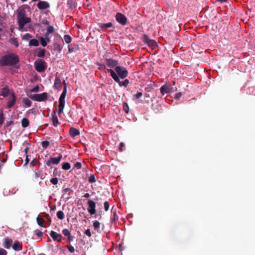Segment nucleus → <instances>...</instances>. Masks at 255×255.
<instances>
[{"instance_id":"1","label":"nucleus","mask_w":255,"mask_h":255,"mask_svg":"<svg viewBox=\"0 0 255 255\" xmlns=\"http://www.w3.org/2000/svg\"><path fill=\"white\" fill-rule=\"evenodd\" d=\"M18 62V56L13 53L5 55L0 60V64L2 66H14Z\"/></svg>"},{"instance_id":"2","label":"nucleus","mask_w":255,"mask_h":255,"mask_svg":"<svg viewBox=\"0 0 255 255\" xmlns=\"http://www.w3.org/2000/svg\"><path fill=\"white\" fill-rule=\"evenodd\" d=\"M107 71L110 72L111 77L113 79L119 84L120 86H124L127 87L129 84V80L128 79H125L124 81H121L119 76L115 73V71L112 69H107Z\"/></svg>"},{"instance_id":"3","label":"nucleus","mask_w":255,"mask_h":255,"mask_svg":"<svg viewBox=\"0 0 255 255\" xmlns=\"http://www.w3.org/2000/svg\"><path fill=\"white\" fill-rule=\"evenodd\" d=\"M35 69L38 72H43L47 68V64L45 61L41 59H37L34 62Z\"/></svg>"},{"instance_id":"4","label":"nucleus","mask_w":255,"mask_h":255,"mask_svg":"<svg viewBox=\"0 0 255 255\" xmlns=\"http://www.w3.org/2000/svg\"><path fill=\"white\" fill-rule=\"evenodd\" d=\"M28 96L32 100L37 102L45 101L48 99V94L46 92L30 95Z\"/></svg>"},{"instance_id":"5","label":"nucleus","mask_w":255,"mask_h":255,"mask_svg":"<svg viewBox=\"0 0 255 255\" xmlns=\"http://www.w3.org/2000/svg\"><path fill=\"white\" fill-rule=\"evenodd\" d=\"M115 73L119 76V78L122 79L127 77L128 74V71L126 68L118 66L115 68Z\"/></svg>"},{"instance_id":"6","label":"nucleus","mask_w":255,"mask_h":255,"mask_svg":"<svg viewBox=\"0 0 255 255\" xmlns=\"http://www.w3.org/2000/svg\"><path fill=\"white\" fill-rule=\"evenodd\" d=\"M31 21V18L27 16L18 19L17 23L19 29L22 30L24 28V25L28 23H30Z\"/></svg>"},{"instance_id":"7","label":"nucleus","mask_w":255,"mask_h":255,"mask_svg":"<svg viewBox=\"0 0 255 255\" xmlns=\"http://www.w3.org/2000/svg\"><path fill=\"white\" fill-rule=\"evenodd\" d=\"M174 91L173 88L169 83H166L160 88V92L162 95L170 93Z\"/></svg>"},{"instance_id":"8","label":"nucleus","mask_w":255,"mask_h":255,"mask_svg":"<svg viewBox=\"0 0 255 255\" xmlns=\"http://www.w3.org/2000/svg\"><path fill=\"white\" fill-rule=\"evenodd\" d=\"M88 212L91 215H94L96 213V204L94 201L88 200L87 202Z\"/></svg>"},{"instance_id":"9","label":"nucleus","mask_w":255,"mask_h":255,"mask_svg":"<svg viewBox=\"0 0 255 255\" xmlns=\"http://www.w3.org/2000/svg\"><path fill=\"white\" fill-rule=\"evenodd\" d=\"M116 20L122 25H125L127 23V18L124 14L121 12H117L116 13Z\"/></svg>"},{"instance_id":"10","label":"nucleus","mask_w":255,"mask_h":255,"mask_svg":"<svg viewBox=\"0 0 255 255\" xmlns=\"http://www.w3.org/2000/svg\"><path fill=\"white\" fill-rule=\"evenodd\" d=\"M62 156L59 154L57 157H50L49 159L46 162V164L48 166H50L51 164H58L61 160Z\"/></svg>"},{"instance_id":"11","label":"nucleus","mask_w":255,"mask_h":255,"mask_svg":"<svg viewBox=\"0 0 255 255\" xmlns=\"http://www.w3.org/2000/svg\"><path fill=\"white\" fill-rule=\"evenodd\" d=\"M10 97H9L8 101L7 103V108H11L15 104L16 102V97L15 96V94L13 92H11L10 93Z\"/></svg>"},{"instance_id":"12","label":"nucleus","mask_w":255,"mask_h":255,"mask_svg":"<svg viewBox=\"0 0 255 255\" xmlns=\"http://www.w3.org/2000/svg\"><path fill=\"white\" fill-rule=\"evenodd\" d=\"M105 61L107 66L111 68H113L116 66H118V61L117 60L111 58H108L106 59Z\"/></svg>"},{"instance_id":"13","label":"nucleus","mask_w":255,"mask_h":255,"mask_svg":"<svg viewBox=\"0 0 255 255\" xmlns=\"http://www.w3.org/2000/svg\"><path fill=\"white\" fill-rule=\"evenodd\" d=\"M37 6L39 9L43 10L50 7V4L45 1H39Z\"/></svg>"},{"instance_id":"14","label":"nucleus","mask_w":255,"mask_h":255,"mask_svg":"<svg viewBox=\"0 0 255 255\" xmlns=\"http://www.w3.org/2000/svg\"><path fill=\"white\" fill-rule=\"evenodd\" d=\"M50 236L55 241L60 242L62 239V236L56 232L51 231L50 234Z\"/></svg>"},{"instance_id":"15","label":"nucleus","mask_w":255,"mask_h":255,"mask_svg":"<svg viewBox=\"0 0 255 255\" xmlns=\"http://www.w3.org/2000/svg\"><path fill=\"white\" fill-rule=\"evenodd\" d=\"M54 89H57L58 90H60L62 88V83L60 80V78L56 77L54 80V83L53 86Z\"/></svg>"},{"instance_id":"16","label":"nucleus","mask_w":255,"mask_h":255,"mask_svg":"<svg viewBox=\"0 0 255 255\" xmlns=\"http://www.w3.org/2000/svg\"><path fill=\"white\" fill-rule=\"evenodd\" d=\"M12 248L14 250L16 251H21L22 249V243L18 241H16L12 246Z\"/></svg>"},{"instance_id":"17","label":"nucleus","mask_w":255,"mask_h":255,"mask_svg":"<svg viewBox=\"0 0 255 255\" xmlns=\"http://www.w3.org/2000/svg\"><path fill=\"white\" fill-rule=\"evenodd\" d=\"M17 19L26 17L25 16V10L23 8H19L17 11Z\"/></svg>"},{"instance_id":"18","label":"nucleus","mask_w":255,"mask_h":255,"mask_svg":"<svg viewBox=\"0 0 255 255\" xmlns=\"http://www.w3.org/2000/svg\"><path fill=\"white\" fill-rule=\"evenodd\" d=\"M69 134L72 137H75L80 134V131L78 129L71 128L69 129Z\"/></svg>"},{"instance_id":"19","label":"nucleus","mask_w":255,"mask_h":255,"mask_svg":"<svg viewBox=\"0 0 255 255\" xmlns=\"http://www.w3.org/2000/svg\"><path fill=\"white\" fill-rule=\"evenodd\" d=\"M63 48V45L57 40H55L53 43V49L55 51L61 52Z\"/></svg>"},{"instance_id":"20","label":"nucleus","mask_w":255,"mask_h":255,"mask_svg":"<svg viewBox=\"0 0 255 255\" xmlns=\"http://www.w3.org/2000/svg\"><path fill=\"white\" fill-rule=\"evenodd\" d=\"M51 117H52L51 120H52L53 126L55 127H57V126L59 124V121H58V117L56 115L55 111H54L52 113Z\"/></svg>"},{"instance_id":"21","label":"nucleus","mask_w":255,"mask_h":255,"mask_svg":"<svg viewBox=\"0 0 255 255\" xmlns=\"http://www.w3.org/2000/svg\"><path fill=\"white\" fill-rule=\"evenodd\" d=\"M12 243V240L11 239L6 238L4 239L3 246L5 248L8 249L10 248Z\"/></svg>"},{"instance_id":"22","label":"nucleus","mask_w":255,"mask_h":255,"mask_svg":"<svg viewBox=\"0 0 255 255\" xmlns=\"http://www.w3.org/2000/svg\"><path fill=\"white\" fill-rule=\"evenodd\" d=\"M9 94V91L7 86L3 87L1 89L0 95L3 96V97H7Z\"/></svg>"},{"instance_id":"23","label":"nucleus","mask_w":255,"mask_h":255,"mask_svg":"<svg viewBox=\"0 0 255 255\" xmlns=\"http://www.w3.org/2000/svg\"><path fill=\"white\" fill-rule=\"evenodd\" d=\"M67 93V89L66 86H64V89L61 95L60 96L59 102H65V99Z\"/></svg>"},{"instance_id":"24","label":"nucleus","mask_w":255,"mask_h":255,"mask_svg":"<svg viewBox=\"0 0 255 255\" xmlns=\"http://www.w3.org/2000/svg\"><path fill=\"white\" fill-rule=\"evenodd\" d=\"M65 106V102H59V106H58V115L60 116L61 113H63V110Z\"/></svg>"},{"instance_id":"25","label":"nucleus","mask_w":255,"mask_h":255,"mask_svg":"<svg viewBox=\"0 0 255 255\" xmlns=\"http://www.w3.org/2000/svg\"><path fill=\"white\" fill-rule=\"evenodd\" d=\"M99 26L102 29H106L108 28L112 27L113 23L111 22L107 23H102L99 25Z\"/></svg>"},{"instance_id":"26","label":"nucleus","mask_w":255,"mask_h":255,"mask_svg":"<svg viewBox=\"0 0 255 255\" xmlns=\"http://www.w3.org/2000/svg\"><path fill=\"white\" fill-rule=\"evenodd\" d=\"M79 50V45L76 44L73 45L72 47H70V46H68V51L69 53H72L73 52H76Z\"/></svg>"},{"instance_id":"27","label":"nucleus","mask_w":255,"mask_h":255,"mask_svg":"<svg viewBox=\"0 0 255 255\" xmlns=\"http://www.w3.org/2000/svg\"><path fill=\"white\" fill-rule=\"evenodd\" d=\"M111 212L112 214L111 216V220L112 222H114L116 220L118 219V216L116 213V209L114 210V207L112 208Z\"/></svg>"},{"instance_id":"28","label":"nucleus","mask_w":255,"mask_h":255,"mask_svg":"<svg viewBox=\"0 0 255 255\" xmlns=\"http://www.w3.org/2000/svg\"><path fill=\"white\" fill-rule=\"evenodd\" d=\"M147 44L152 49H154L157 47V43L153 39H151L150 41H149L148 43H147Z\"/></svg>"},{"instance_id":"29","label":"nucleus","mask_w":255,"mask_h":255,"mask_svg":"<svg viewBox=\"0 0 255 255\" xmlns=\"http://www.w3.org/2000/svg\"><path fill=\"white\" fill-rule=\"evenodd\" d=\"M22 102L24 104V106L26 107H29L31 106V102L29 99L27 98H24L22 100Z\"/></svg>"},{"instance_id":"30","label":"nucleus","mask_w":255,"mask_h":255,"mask_svg":"<svg viewBox=\"0 0 255 255\" xmlns=\"http://www.w3.org/2000/svg\"><path fill=\"white\" fill-rule=\"evenodd\" d=\"M29 125V122L28 120L25 118H24L21 120V126L23 128H25L27 127Z\"/></svg>"},{"instance_id":"31","label":"nucleus","mask_w":255,"mask_h":255,"mask_svg":"<svg viewBox=\"0 0 255 255\" xmlns=\"http://www.w3.org/2000/svg\"><path fill=\"white\" fill-rule=\"evenodd\" d=\"M29 45L30 46H37L39 45V41L36 39H32L29 40Z\"/></svg>"},{"instance_id":"32","label":"nucleus","mask_w":255,"mask_h":255,"mask_svg":"<svg viewBox=\"0 0 255 255\" xmlns=\"http://www.w3.org/2000/svg\"><path fill=\"white\" fill-rule=\"evenodd\" d=\"M36 221L39 226L40 227H43V224L45 223V221L42 218L38 216L36 218Z\"/></svg>"},{"instance_id":"33","label":"nucleus","mask_w":255,"mask_h":255,"mask_svg":"<svg viewBox=\"0 0 255 255\" xmlns=\"http://www.w3.org/2000/svg\"><path fill=\"white\" fill-rule=\"evenodd\" d=\"M93 226L95 230L99 232L100 231V223L98 221H95L94 222Z\"/></svg>"},{"instance_id":"34","label":"nucleus","mask_w":255,"mask_h":255,"mask_svg":"<svg viewBox=\"0 0 255 255\" xmlns=\"http://www.w3.org/2000/svg\"><path fill=\"white\" fill-rule=\"evenodd\" d=\"M71 168L70 164L69 162H64L62 164V168L64 170H67Z\"/></svg>"},{"instance_id":"35","label":"nucleus","mask_w":255,"mask_h":255,"mask_svg":"<svg viewBox=\"0 0 255 255\" xmlns=\"http://www.w3.org/2000/svg\"><path fill=\"white\" fill-rule=\"evenodd\" d=\"M54 28L53 26L49 25L47 27L46 33L50 34L51 33H54Z\"/></svg>"},{"instance_id":"36","label":"nucleus","mask_w":255,"mask_h":255,"mask_svg":"<svg viewBox=\"0 0 255 255\" xmlns=\"http://www.w3.org/2000/svg\"><path fill=\"white\" fill-rule=\"evenodd\" d=\"M63 38L66 43L69 44L71 42L72 38L69 35H65Z\"/></svg>"},{"instance_id":"37","label":"nucleus","mask_w":255,"mask_h":255,"mask_svg":"<svg viewBox=\"0 0 255 255\" xmlns=\"http://www.w3.org/2000/svg\"><path fill=\"white\" fill-rule=\"evenodd\" d=\"M45 50L44 49H41L37 53V56L39 58H42L45 56Z\"/></svg>"},{"instance_id":"38","label":"nucleus","mask_w":255,"mask_h":255,"mask_svg":"<svg viewBox=\"0 0 255 255\" xmlns=\"http://www.w3.org/2000/svg\"><path fill=\"white\" fill-rule=\"evenodd\" d=\"M57 218L60 220H62L64 218V214L63 211H59L57 213Z\"/></svg>"},{"instance_id":"39","label":"nucleus","mask_w":255,"mask_h":255,"mask_svg":"<svg viewBox=\"0 0 255 255\" xmlns=\"http://www.w3.org/2000/svg\"><path fill=\"white\" fill-rule=\"evenodd\" d=\"M123 110L126 113L128 114L129 112V107L127 103L124 102L123 103Z\"/></svg>"},{"instance_id":"40","label":"nucleus","mask_w":255,"mask_h":255,"mask_svg":"<svg viewBox=\"0 0 255 255\" xmlns=\"http://www.w3.org/2000/svg\"><path fill=\"white\" fill-rule=\"evenodd\" d=\"M62 192L64 194H67L68 195H70V194L72 192V190L69 188H66L62 190Z\"/></svg>"},{"instance_id":"41","label":"nucleus","mask_w":255,"mask_h":255,"mask_svg":"<svg viewBox=\"0 0 255 255\" xmlns=\"http://www.w3.org/2000/svg\"><path fill=\"white\" fill-rule=\"evenodd\" d=\"M39 40L42 46L45 47L47 45V42L46 40H45V39H44V37L40 36L39 37Z\"/></svg>"},{"instance_id":"42","label":"nucleus","mask_w":255,"mask_h":255,"mask_svg":"<svg viewBox=\"0 0 255 255\" xmlns=\"http://www.w3.org/2000/svg\"><path fill=\"white\" fill-rule=\"evenodd\" d=\"M88 181L91 183L95 182L96 180L95 175L94 174L91 175L89 177Z\"/></svg>"},{"instance_id":"43","label":"nucleus","mask_w":255,"mask_h":255,"mask_svg":"<svg viewBox=\"0 0 255 255\" xmlns=\"http://www.w3.org/2000/svg\"><path fill=\"white\" fill-rule=\"evenodd\" d=\"M10 41L11 43L13 44L16 47H17L18 46V42L16 38H11Z\"/></svg>"},{"instance_id":"44","label":"nucleus","mask_w":255,"mask_h":255,"mask_svg":"<svg viewBox=\"0 0 255 255\" xmlns=\"http://www.w3.org/2000/svg\"><path fill=\"white\" fill-rule=\"evenodd\" d=\"M49 144H50V142L47 140L43 141L41 142L42 146L44 149L47 148L48 147V146L49 145Z\"/></svg>"},{"instance_id":"45","label":"nucleus","mask_w":255,"mask_h":255,"mask_svg":"<svg viewBox=\"0 0 255 255\" xmlns=\"http://www.w3.org/2000/svg\"><path fill=\"white\" fill-rule=\"evenodd\" d=\"M142 96V93L141 92H137L136 94L133 95V99H138L141 98Z\"/></svg>"},{"instance_id":"46","label":"nucleus","mask_w":255,"mask_h":255,"mask_svg":"<svg viewBox=\"0 0 255 255\" xmlns=\"http://www.w3.org/2000/svg\"><path fill=\"white\" fill-rule=\"evenodd\" d=\"M34 233L38 237H41L43 236V233L38 229L34 230Z\"/></svg>"},{"instance_id":"47","label":"nucleus","mask_w":255,"mask_h":255,"mask_svg":"<svg viewBox=\"0 0 255 255\" xmlns=\"http://www.w3.org/2000/svg\"><path fill=\"white\" fill-rule=\"evenodd\" d=\"M62 233L66 237L70 236V235H71L70 232L67 229H63L62 230Z\"/></svg>"},{"instance_id":"48","label":"nucleus","mask_w":255,"mask_h":255,"mask_svg":"<svg viewBox=\"0 0 255 255\" xmlns=\"http://www.w3.org/2000/svg\"><path fill=\"white\" fill-rule=\"evenodd\" d=\"M4 121V118L3 116V112L1 111L0 113V125H2L3 124Z\"/></svg>"},{"instance_id":"49","label":"nucleus","mask_w":255,"mask_h":255,"mask_svg":"<svg viewBox=\"0 0 255 255\" xmlns=\"http://www.w3.org/2000/svg\"><path fill=\"white\" fill-rule=\"evenodd\" d=\"M151 39H150L148 36L145 34L143 35V41L144 43H146V44L148 43V41H150Z\"/></svg>"},{"instance_id":"50","label":"nucleus","mask_w":255,"mask_h":255,"mask_svg":"<svg viewBox=\"0 0 255 255\" xmlns=\"http://www.w3.org/2000/svg\"><path fill=\"white\" fill-rule=\"evenodd\" d=\"M50 182L53 185H56L58 182V179L57 177H54L50 179Z\"/></svg>"},{"instance_id":"51","label":"nucleus","mask_w":255,"mask_h":255,"mask_svg":"<svg viewBox=\"0 0 255 255\" xmlns=\"http://www.w3.org/2000/svg\"><path fill=\"white\" fill-rule=\"evenodd\" d=\"M104 209L106 211H107L109 209L110 205L108 201H105L104 203Z\"/></svg>"},{"instance_id":"52","label":"nucleus","mask_w":255,"mask_h":255,"mask_svg":"<svg viewBox=\"0 0 255 255\" xmlns=\"http://www.w3.org/2000/svg\"><path fill=\"white\" fill-rule=\"evenodd\" d=\"M35 176L36 178L40 177L42 178V172L41 171H38L35 172Z\"/></svg>"},{"instance_id":"53","label":"nucleus","mask_w":255,"mask_h":255,"mask_svg":"<svg viewBox=\"0 0 255 255\" xmlns=\"http://www.w3.org/2000/svg\"><path fill=\"white\" fill-rule=\"evenodd\" d=\"M74 167L79 169L81 168L82 167V164L81 162H77L74 164Z\"/></svg>"},{"instance_id":"54","label":"nucleus","mask_w":255,"mask_h":255,"mask_svg":"<svg viewBox=\"0 0 255 255\" xmlns=\"http://www.w3.org/2000/svg\"><path fill=\"white\" fill-rule=\"evenodd\" d=\"M49 34H48L46 32L44 34V39H45V40H46L47 42H50L51 41V40H50V38L49 37Z\"/></svg>"},{"instance_id":"55","label":"nucleus","mask_w":255,"mask_h":255,"mask_svg":"<svg viewBox=\"0 0 255 255\" xmlns=\"http://www.w3.org/2000/svg\"><path fill=\"white\" fill-rule=\"evenodd\" d=\"M67 248L68 250V251L71 253H73L75 251V249H74V248L72 246H67Z\"/></svg>"},{"instance_id":"56","label":"nucleus","mask_w":255,"mask_h":255,"mask_svg":"<svg viewBox=\"0 0 255 255\" xmlns=\"http://www.w3.org/2000/svg\"><path fill=\"white\" fill-rule=\"evenodd\" d=\"M74 1H72V0H70V1H68V4L69 5L70 7L71 8H75L76 7V5L74 3H73Z\"/></svg>"},{"instance_id":"57","label":"nucleus","mask_w":255,"mask_h":255,"mask_svg":"<svg viewBox=\"0 0 255 255\" xmlns=\"http://www.w3.org/2000/svg\"><path fill=\"white\" fill-rule=\"evenodd\" d=\"M39 90V87L38 85L35 86L33 88H32L30 91L32 92H38Z\"/></svg>"},{"instance_id":"58","label":"nucleus","mask_w":255,"mask_h":255,"mask_svg":"<svg viewBox=\"0 0 255 255\" xmlns=\"http://www.w3.org/2000/svg\"><path fill=\"white\" fill-rule=\"evenodd\" d=\"M7 251L2 248H0V255H6Z\"/></svg>"},{"instance_id":"59","label":"nucleus","mask_w":255,"mask_h":255,"mask_svg":"<svg viewBox=\"0 0 255 255\" xmlns=\"http://www.w3.org/2000/svg\"><path fill=\"white\" fill-rule=\"evenodd\" d=\"M43 215H44V217L47 220H48L50 222H51V218H50V217L49 214L45 213H43Z\"/></svg>"},{"instance_id":"60","label":"nucleus","mask_w":255,"mask_h":255,"mask_svg":"<svg viewBox=\"0 0 255 255\" xmlns=\"http://www.w3.org/2000/svg\"><path fill=\"white\" fill-rule=\"evenodd\" d=\"M85 234L88 237H91L92 236V234L90 229H87L86 230Z\"/></svg>"},{"instance_id":"61","label":"nucleus","mask_w":255,"mask_h":255,"mask_svg":"<svg viewBox=\"0 0 255 255\" xmlns=\"http://www.w3.org/2000/svg\"><path fill=\"white\" fill-rule=\"evenodd\" d=\"M125 146V144L123 142H121L119 146V150L120 151H123V147Z\"/></svg>"},{"instance_id":"62","label":"nucleus","mask_w":255,"mask_h":255,"mask_svg":"<svg viewBox=\"0 0 255 255\" xmlns=\"http://www.w3.org/2000/svg\"><path fill=\"white\" fill-rule=\"evenodd\" d=\"M181 95L182 94L180 92L176 93L174 96V98L176 99H178L181 96Z\"/></svg>"},{"instance_id":"63","label":"nucleus","mask_w":255,"mask_h":255,"mask_svg":"<svg viewBox=\"0 0 255 255\" xmlns=\"http://www.w3.org/2000/svg\"><path fill=\"white\" fill-rule=\"evenodd\" d=\"M49 23V21L46 19H44L42 21V23L45 25H48Z\"/></svg>"},{"instance_id":"64","label":"nucleus","mask_w":255,"mask_h":255,"mask_svg":"<svg viewBox=\"0 0 255 255\" xmlns=\"http://www.w3.org/2000/svg\"><path fill=\"white\" fill-rule=\"evenodd\" d=\"M13 124V121H8V122H7L5 126L6 127H8L11 126V125H12Z\"/></svg>"}]
</instances>
